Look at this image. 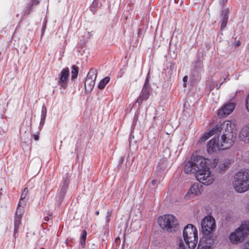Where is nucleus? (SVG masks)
Returning <instances> with one entry per match:
<instances>
[{
    "instance_id": "obj_1",
    "label": "nucleus",
    "mask_w": 249,
    "mask_h": 249,
    "mask_svg": "<svg viewBox=\"0 0 249 249\" xmlns=\"http://www.w3.org/2000/svg\"><path fill=\"white\" fill-rule=\"evenodd\" d=\"M234 124L231 121H226L222 124H218L215 127L205 133L199 139L200 142H203L213 135H219L223 133L221 137L220 143L222 150L230 148L234 143L233 131Z\"/></svg>"
},
{
    "instance_id": "obj_2",
    "label": "nucleus",
    "mask_w": 249,
    "mask_h": 249,
    "mask_svg": "<svg viewBox=\"0 0 249 249\" xmlns=\"http://www.w3.org/2000/svg\"><path fill=\"white\" fill-rule=\"evenodd\" d=\"M249 235V220L242 222L240 226L231 232L229 238L230 242L233 245H238L245 242Z\"/></svg>"
},
{
    "instance_id": "obj_3",
    "label": "nucleus",
    "mask_w": 249,
    "mask_h": 249,
    "mask_svg": "<svg viewBox=\"0 0 249 249\" xmlns=\"http://www.w3.org/2000/svg\"><path fill=\"white\" fill-rule=\"evenodd\" d=\"M232 186L235 191L243 193L249 190V172L247 170H241L233 177Z\"/></svg>"
},
{
    "instance_id": "obj_4",
    "label": "nucleus",
    "mask_w": 249,
    "mask_h": 249,
    "mask_svg": "<svg viewBox=\"0 0 249 249\" xmlns=\"http://www.w3.org/2000/svg\"><path fill=\"white\" fill-rule=\"evenodd\" d=\"M183 236L189 248L195 249L198 241L196 228L192 224H188L183 229Z\"/></svg>"
},
{
    "instance_id": "obj_5",
    "label": "nucleus",
    "mask_w": 249,
    "mask_h": 249,
    "mask_svg": "<svg viewBox=\"0 0 249 249\" xmlns=\"http://www.w3.org/2000/svg\"><path fill=\"white\" fill-rule=\"evenodd\" d=\"M158 223L160 227L168 231H175L178 225L177 218L171 214H165L158 218Z\"/></svg>"
},
{
    "instance_id": "obj_6",
    "label": "nucleus",
    "mask_w": 249,
    "mask_h": 249,
    "mask_svg": "<svg viewBox=\"0 0 249 249\" xmlns=\"http://www.w3.org/2000/svg\"><path fill=\"white\" fill-rule=\"evenodd\" d=\"M201 227L203 236L214 237L213 232L215 229L216 224L213 217L210 215L205 216L201 221Z\"/></svg>"
},
{
    "instance_id": "obj_7",
    "label": "nucleus",
    "mask_w": 249,
    "mask_h": 249,
    "mask_svg": "<svg viewBox=\"0 0 249 249\" xmlns=\"http://www.w3.org/2000/svg\"><path fill=\"white\" fill-rule=\"evenodd\" d=\"M196 177L198 181L205 185L211 184L215 179L214 175L211 173L209 168L198 171L196 173Z\"/></svg>"
},
{
    "instance_id": "obj_8",
    "label": "nucleus",
    "mask_w": 249,
    "mask_h": 249,
    "mask_svg": "<svg viewBox=\"0 0 249 249\" xmlns=\"http://www.w3.org/2000/svg\"><path fill=\"white\" fill-rule=\"evenodd\" d=\"M97 77V71L95 69H91L88 72L85 82V88L86 92H90L95 85Z\"/></svg>"
},
{
    "instance_id": "obj_9",
    "label": "nucleus",
    "mask_w": 249,
    "mask_h": 249,
    "mask_svg": "<svg viewBox=\"0 0 249 249\" xmlns=\"http://www.w3.org/2000/svg\"><path fill=\"white\" fill-rule=\"evenodd\" d=\"M193 161L195 164V168L196 169V172H198L200 170L209 168L208 165L211 163L210 160L204 158L201 156H197L194 159Z\"/></svg>"
},
{
    "instance_id": "obj_10",
    "label": "nucleus",
    "mask_w": 249,
    "mask_h": 249,
    "mask_svg": "<svg viewBox=\"0 0 249 249\" xmlns=\"http://www.w3.org/2000/svg\"><path fill=\"white\" fill-rule=\"evenodd\" d=\"M69 70L68 68L63 69L59 75L57 84L60 89H66L68 86Z\"/></svg>"
},
{
    "instance_id": "obj_11",
    "label": "nucleus",
    "mask_w": 249,
    "mask_h": 249,
    "mask_svg": "<svg viewBox=\"0 0 249 249\" xmlns=\"http://www.w3.org/2000/svg\"><path fill=\"white\" fill-rule=\"evenodd\" d=\"M214 240V237L203 236L200 239L197 249H212Z\"/></svg>"
},
{
    "instance_id": "obj_12",
    "label": "nucleus",
    "mask_w": 249,
    "mask_h": 249,
    "mask_svg": "<svg viewBox=\"0 0 249 249\" xmlns=\"http://www.w3.org/2000/svg\"><path fill=\"white\" fill-rule=\"evenodd\" d=\"M222 150L221 144L219 142L218 138H213L208 143L207 151L208 153L212 154Z\"/></svg>"
},
{
    "instance_id": "obj_13",
    "label": "nucleus",
    "mask_w": 249,
    "mask_h": 249,
    "mask_svg": "<svg viewBox=\"0 0 249 249\" xmlns=\"http://www.w3.org/2000/svg\"><path fill=\"white\" fill-rule=\"evenodd\" d=\"M235 107L233 103H227L223 105L217 111L218 116L226 117L230 114L233 110Z\"/></svg>"
},
{
    "instance_id": "obj_14",
    "label": "nucleus",
    "mask_w": 249,
    "mask_h": 249,
    "mask_svg": "<svg viewBox=\"0 0 249 249\" xmlns=\"http://www.w3.org/2000/svg\"><path fill=\"white\" fill-rule=\"evenodd\" d=\"M149 96V87L146 84V81L142 88V90L140 94L139 97L138 98L136 103H138L140 106L143 101L146 100Z\"/></svg>"
},
{
    "instance_id": "obj_15",
    "label": "nucleus",
    "mask_w": 249,
    "mask_h": 249,
    "mask_svg": "<svg viewBox=\"0 0 249 249\" xmlns=\"http://www.w3.org/2000/svg\"><path fill=\"white\" fill-rule=\"evenodd\" d=\"M200 194V191L199 185L198 184H193L190 187L188 192L187 193L186 197L190 198V197L198 196Z\"/></svg>"
},
{
    "instance_id": "obj_16",
    "label": "nucleus",
    "mask_w": 249,
    "mask_h": 249,
    "mask_svg": "<svg viewBox=\"0 0 249 249\" xmlns=\"http://www.w3.org/2000/svg\"><path fill=\"white\" fill-rule=\"evenodd\" d=\"M239 139L245 143L249 142V126H246L242 128L240 132Z\"/></svg>"
},
{
    "instance_id": "obj_17",
    "label": "nucleus",
    "mask_w": 249,
    "mask_h": 249,
    "mask_svg": "<svg viewBox=\"0 0 249 249\" xmlns=\"http://www.w3.org/2000/svg\"><path fill=\"white\" fill-rule=\"evenodd\" d=\"M229 12V8H223L221 14L222 18H221V20L220 21V27H221V30L224 29L227 25V21L228 19Z\"/></svg>"
},
{
    "instance_id": "obj_18",
    "label": "nucleus",
    "mask_w": 249,
    "mask_h": 249,
    "mask_svg": "<svg viewBox=\"0 0 249 249\" xmlns=\"http://www.w3.org/2000/svg\"><path fill=\"white\" fill-rule=\"evenodd\" d=\"M184 171L186 174L196 173V169L195 168L193 161L187 162L184 166Z\"/></svg>"
},
{
    "instance_id": "obj_19",
    "label": "nucleus",
    "mask_w": 249,
    "mask_h": 249,
    "mask_svg": "<svg viewBox=\"0 0 249 249\" xmlns=\"http://www.w3.org/2000/svg\"><path fill=\"white\" fill-rule=\"evenodd\" d=\"M47 115V108L43 105L41 110V119L39 124V127H42L45 123V121Z\"/></svg>"
},
{
    "instance_id": "obj_20",
    "label": "nucleus",
    "mask_w": 249,
    "mask_h": 249,
    "mask_svg": "<svg viewBox=\"0 0 249 249\" xmlns=\"http://www.w3.org/2000/svg\"><path fill=\"white\" fill-rule=\"evenodd\" d=\"M28 189L27 188H25L22 191V193H21V196H20V200H19V205L20 206H21L22 205H25V203H26V201H25V198L27 196V195L28 194Z\"/></svg>"
},
{
    "instance_id": "obj_21",
    "label": "nucleus",
    "mask_w": 249,
    "mask_h": 249,
    "mask_svg": "<svg viewBox=\"0 0 249 249\" xmlns=\"http://www.w3.org/2000/svg\"><path fill=\"white\" fill-rule=\"evenodd\" d=\"M68 185V182L65 180L63 182L62 185L61 186L60 189L59 190V193L58 196L60 198H62L65 195V192L66 191L67 186Z\"/></svg>"
},
{
    "instance_id": "obj_22",
    "label": "nucleus",
    "mask_w": 249,
    "mask_h": 249,
    "mask_svg": "<svg viewBox=\"0 0 249 249\" xmlns=\"http://www.w3.org/2000/svg\"><path fill=\"white\" fill-rule=\"evenodd\" d=\"M21 218L19 217H15L14 219V234H16L18 231L19 227L20 225Z\"/></svg>"
},
{
    "instance_id": "obj_23",
    "label": "nucleus",
    "mask_w": 249,
    "mask_h": 249,
    "mask_svg": "<svg viewBox=\"0 0 249 249\" xmlns=\"http://www.w3.org/2000/svg\"><path fill=\"white\" fill-rule=\"evenodd\" d=\"M110 78L108 76L102 79L98 85V88L100 89H103L106 85L109 82Z\"/></svg>"
},
{
    "instance_id": "obj_24",
    "label": "nucleus",
    "mask_w": 249,
    "mask_h": 249,
    "mask_svg": "<svg viewBox=\"0 0 249 249\" xmlns=\"http://www.w3.org/2000/svg\"><path fill=\"white\" fill-rule=\"evenodd\" d=\"M79 71V68L76 65H73L71 67V79H75L78 75Z\"/></svg>"
},
{
    "instance_id": "obj_25",
    "label": "nucleus",
    "mask_w": 249,
    "mask_h": 249,
    "mask_svg": "<svg viewBox=\"0 0 249 249\" xmlns=\"http://www.w3.org/2000/svg\"><path fill=\"white\" fill-rule=\"evenodd\" d=\"M230 165V162L228 161L225 160L221 162L219 165V169L220 171H225L228 168Z\"/></svg>"
},
{
    "instance_id": "obj_26",
    "label": "nucleus",
    "mask_w": 249,
    "mask_h": 249,
    "mask_svg": "<svg viewBox=\"0 0 249 249\" xmlns=\"http://www.w3.org/2000/svg\"><path fill=\"white\" fill-rule=\"evenodd\" d=\"M25 205L19 206V204H18V208L16 213L15 217H19L20 218H21L22 214L23 213V208Z\"/></svg>"
},
{
    "instance_id": "obj_27",
    "label": "nucleus",
    "mask_w": 249,
    "mask_h": 249,
    "mask_svg": "<svg viewBox=\"0 0 249 249\" xmlns=\"http://www.w3.org/2000/svg\"><path fill=\"white\" fill-rule=\"evenodd\" d=\"M87 236V232L86 231H83L80 239V243L81 245L84 247L85 245V240Z\"/></svg>"
},
{
    "instance_id": "obj_28",
    "label": "nucleus",
    "mask_w": 249,
    "mask_h": 249,
    "mask_svg": "<svg viewBox=\"0 0 249 249\" xmlns=\"http://www.w3.org/2000/svg\"><path fill=\"white\" fill-rule=\"evenodd\" d=\"M39 0H32L31 1V2L29 3V6H30V8L28 12H27L28 14H29L30 12L32 7H33L34 5L37 4L38 3Z\"/></svg>"
},
{
    "instance_id": "obj_29",
    "label": "nucleus",
    "mask_w": 249,
    "mask_h": 249,
    "mask_svg": "<svg viewBox=\"0 0 249 249\" xmlns=\"http://www.w3.org/2000/svg\"><path fill=\"white\" fill-rule=\"evenodd\" d=\"M242 249H249V238L241 245Z\"/></svg>"
},
{
    "instance_id": "obj_30",
    "label": "nucleus",
    "mask_w": 249,
    "mask_h": 249,
    "mask_svg": "<svg viewBox=\"0 0 249 249\" xmlns=\"http://www.w3.org/2000/svg\"><path fill=\"white\" fill-rule=\"evenodd\" d=\"M111 216V212L108 211L107 213V215L106 216V222L108 223L110 220V218Z\"/></svg>"
},
{
    "instance_id": "obj_31",
    "label": "nucleus",
    "mask_w": 249,
    "mask_h": 249,
    "mask_svg": "<svg viewBox=\"0 0 249 249\" xmlns=\"http://www.w3.org/2000/svg\"><path fill=\"white\" fill-rule=\"evenodd\" d=\"M178 249H186L185 246L182 242H180Z\"/></svg>"
},
{
    "instance_id": "obj_32",
    "label": "nucleus",
    "mask_w": 249,
    "mask_h": 249,
    "mask_svg": "<svg viewBox=\"0 0 249 249\" xmlns=\"http://www.w3.org/2000/svg\"><path fill=\"white\" fill-rule=\"evenodd\" d=\"M188 80V76H185L183 78V87H186V82Z\"/></svg>"
},
{
    "instance_id": "obj_33",
    "label": "nucleus",
    "mask_w": 249,
    "mask_h": 249,
    "mask_svg": "<svg viewBox=\"0 0 249 249\" xmlns=\"http://www.w3.org/2000/svg\"><path fill=\"white\" fill-rule=\"evenodd\" d=\"M246 107L248 110L249 111V94L248 95L246 100Z\"/></svg>"
},
{
    "instance_id": "obj_34",
    "label": "nucleus",
    "mask_w": 249,
    "mask_h": 249,
    "mask_svg": "<svg viewBox=\"0 0 249 249\" xmlns=\"http://www.w3.org/2000/svg\"><path fill=\"white\" fill-rule=\"evenodd\" d=\"M152 184L153 186H156L158 184V181L157 180H153L152 182Z\"/></svg>"
},
{
    "instance_id": "obj_35",
    "label": "nucleus",
    "mask_w": 249,
    "mask_h": 249,
    "mask_svg": "<svg viewBox=\"0 0 249 249\" xmlns=\"http://www.w3.org/2000/svg\"><path fill=\"white\" fill-rule=\"evenodd\" d=\"M33 137L36 141H38L39 139V136L37 134H34Z\"/></svg>"
},
{
    "instance_id": "obj_36",
    "label": "nucleus",
    "mask_w": 249,
    "mask_h": 249,
    "mask_svg": "<svg viewBox=\"0 0 249 249\" xmlns=\"http://www.w3.org/2000/svg\"><path fill=\"white\" fill-rule=\"evenodd\" d=\"M217 160H216V159H214L213 160V166L214 167H215L216 166V165L217 164Z\"/></svg>"
},
{
    "instance_id": "obj_37",
    "label": "nucleus",
    "mask_w": 249,
    "mask_h": 249,
    "mask_svg": "<svg viewBox=\"0 0 249 249\" xmlns=\"http://www.w3.org/2000/svg\"><path fill=\"white\" fill-rule=\"evenodd\" d=\"M97 4V2H96V0H94L92 3V6H94L96 5Z\"/></svg>"
},
{
    "instance_id": "obj_38",
    "label": "nucleus",
    "mask_w": 249,
    "mask_h": 249,
    "mask_svg": "<svg viewBox=\"0 0 249 249\" xmlns=\"http://www.w3.org/2000/svg\"><path fill=\"white\" fill-rule=\"evenodd\" d=\"M45 28H46V25H45V24H44L43 25L42 30V35L44 34V32L45 31Z\"/></svg>"
},
{
    "instance_id": "obj_39",
    "label": "nucleus",
    "mask_w": 249,
    "mask_h": 249,
    "mask_svg": "<svg viewBox=\"0 0 249 249\" xmlns=\"http://www.w3.org/2000/svg\"><path fill=\"white\" fill-rule=\"evenodd\" d=\"M246 208H247L248 212L249 213V203L248 204H247V205L246 206Z\"/></svg>"
},
{
    "instance_id": "obj_40",
    "label": "nucleus",
    "mask_w": 249,
    "mask_h": 249,
    "mask_svg": "<svg viewBox=\"0 0 249 249\" xmlns=\"http://www.w3.org/2000/svg\"><path fill=\"white\" fill-rule=\"evenodd\" d=\"M228 0H220L221 2H222L223 4H224Z\"/></svg>"
},
{
    "instance_id": "obj_41",
    "label": "nucleus",
    "mask_w": 249,
    "mask_h": 249,
    "mask_svg": "<svg viewBox=\"0 0 249 249\" xmlns=\"http://www.w3.org/2000/svg\"><path fill=\"white\" fill-rule=\"evenodd\" d=\"M214 88V86H213V85H212L210 86V89L211 90H212Z\"/></svg>"
},
{
    "instance_id": "obj_42",
    "label": "nucleus",
    "mask_w": 249,
    "mask_h": 249,
    "mask_svg": "<svg viewBox=\"0 0 249 249\" xmlns=\"http://www.w3.org/2000/svg\"><path fill=\"white\" fill-rule=\"evenodd\" d=\"M220 85H219V86H217L216 87V89H218L220 88Z\"/></svg>"
},
{
    "instance_id": "obj_43",
    "label": "nucleus",
    "mask_w": 249,
    "mask_h": 249,
    "mask_svg": "<svg viewBox=\"0 0 249 249\" xmlns=\"http://www.w3.org/2000/svg\"><path fill=\"white\" fill-rule=\"evenodd\" d=\"M95 213L97 214V215H98L99 213V211H96Z\"/></svg>"
},
{
    "instance_id": "obj_44",
    "label": "nucleus",
    "mask_w": 249,
    "mask_h": 249,
    "mask_svg": "<svg viewBox=\"0 0 249 249\" xmlns=\"http://www.w3.org/2000/svg\"><path fill=\"white\" fill-rule=\"evenodd\" d=\"M239 44H240V43H239V42L237 43V45H239Z\"/></svg>"
},
{
    "instance_id": "obj_45",
    "label": "nucleus",
    "mask_w": 249,
    "mask_h": 249,
    "mask_svg": "<svg viewBox=\"0 0 249 249\" xmlns=\"http://www.w3.org/2000/svg\"><path fill=\"white\" fill-rule=\"evenodd\" d=\"M44 249L42 248V249Z\"/></svg>"
}]
</instances>
